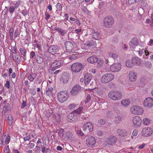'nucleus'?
I'll return each instance as SVG.
<instances>
[{
	"label": "nucleus",
	"instance_id": "f257e3e1",
	"mask_svg": "<svg viewBox=\"0 0 153 153\" xmlns=\"http://www.w3.org/2000/svg\"><path fill=\"white\" fill-rule=\"evenodd\" d=\"M109 98L114 101L119 100L122 98V94L119 91H110L108 94Z\"/></svg>",
	"mask_w": 153,
	"mask_h": 153
},
{
	"label": "nucleus",
	"instance_id": "f03ea898",
	"mask_svg": "<svg viewBox=\"0 0 153 153\" xmlns=\"http://www.w3.org/2000/svg\"><path fill=\"white\" fill-rule=\"evenodd\" d=\"M114 78V75L108 73L103 75L100 78V81L103 84H106L113 80Z\"/></svg>",
	"mask_w": 153,
	"mask_h": 153
},
{
	"label": "nucleus",
	"instance_id": "7ed1b4c3",
	"mask_svg": "<svg viewBox=\"0 0 153 153\" xmlns=\"http://www.w3.org/2000/svg\"><path fill=\"white\" fill-rule=\"evenodd\" d=\"M131 112L133 114L141 115L144 112V110L143 108L138 105H135L131 106L130 108Z\"/></svg>",
	"mask_w": 153,
	"mask_h": 153
},
{
	"label": "nucleus",
	"instance_id": "20e7f679",
	"mask_svg": "<svg viewBox=\"0 0 153 153\" xmlns=\"http://www.w3.org/2000/svg\"><path fill=\"white\" fill-rule=\"evenodd\" d=\"M68 93L66 91H60L57 94L58 100L60 102L63 103L68 99Z\"/></svg>",
	"mask_w": 153,
	"mask_h": 153
},
{
	"label": "nucleus",
	"instance_id": "39448f33",
	"mask_svg": "<svg viewBox=\"0 0 153 153\" xmlns=\"http://www.w3.org/2000/svg\"><path fill=\"white\" fill-rule=\"evenodd\" d=\"M114 23V19L111 16H107L104 19L103 25L106 28H110L112 26Z\"/></svg>",
	"mask_w": 153,
	"mask_h": 153
},
{
	"label": "nucleus",
	"instance_id": "423d86ee",
	"mask_svg": "<svg viewBox=\"0 0 153 153\" xmlns=\"http://www.w3.org/2000/svg\"><path fill=\"white\" fill-rule=\"evenodd\" d=\"M122 68L120 63L117 62L114 63L110 67V71L112 72H117L120 71Z\"/></svg>",
	"mask_w": 153,
	"mask_h": 153
},
{
	"label": "nucleus",
	"instance_id": "0eeeda50",
	"mask_svg": "<svg viewBox=\"0 0 153 153\" xmlns=\"http://www.w3.org/2000/svg\"><path fill=\"white\" fill-rule=\"evenodd\" d=\"M96 142L95 137L91 135L89 136L86 140V144L88 147H93Z\"/></svg>",
	"mask_w": 153,
	"mask_h": 153
},
{
	"label": "nucleus",
	"instance_id": "6e6552de",
	"mask_svg": "<svg viewBox=\"0 0 153 153\" xmlns=\"http://www.w3.org/2000/svg\"><path fill=\"white\" fill-rule=\"evenodd\" d=\"M153 133L152 129L149 127H147L143 128L141 131V135L145 137L150 136Z\"/></svg>",
	"mask_w": 153,
	"mask_h": 153
},
{
	"label": "nucleus",
	"instance_id": "1a4fd4ad",
	"mask_svg": "<svg viewBox=\"0 0 153 153\" xmlns=\"http://www.w3.org/2000/svg\"><path fill=\"white\" fill-rule=\"evenodd\" d=\"M82 65L79 63H74L71 66L72 71L75 73L79 72L82 68Z\"/></svg>",
	"mask_w": 153,
	"mask_h": 153
},
{
	"label": "nucleus",
	"instance_id": "9d476101",
	"mask_svg": "<svg viewBox=\"0 0 153 153\" xmlns=\"http://www.w3.org/2000/svg\"><path fill=\"white\" fill-rule=\"evenodd\" d=\"M143 105L145 107L151 108L153 106V99L151 97H148L143 101Z\"/></svg>",
	"mask_w": 153,
	"mask_h": 153
},
{
	"label": "nucleus",
	"instance_id": "9b49d317",
	"mask_svg": "<svg viewBox=\"0 0 153 153\" xmlns=\"http://www.w3.org/2000/svg\"><path fill=\"white\" fill-rule=\"evenodd\" d=\"M117 141V138L115 136L111 135L107 138L106 142L108 145H113L116 143Z\"/></svg>",
	"mask_w": 153,
	"mask_h": 153
},
{
	"label": "nucleus",
	"instance_id": "f8f14e48",
	"mask_svg": "<svg viewBox=\"0 0 153 153\" xmlns=\"http://www.w3.org/2000/svg\"><path fill=\"white\" fill-rule=\"evenodd\" d=\"M128 77L129 80L131 82L135 81L137 78V74L134 71L131 70L128 73Z\"/></svg>",
	"mask_w": 153,
	"mask_h": 153
},
{
	"label": "nucleus",
	"instance_id": "ddd939ff",
	"mask_svg": "<svg viewBox=\"0 0 153 153\" xmlns=\"http://www.w3.org/2000/svg\"><path fill=\"white\" fill-rule=\"evenodd\" d=\"M141 119L139 116H136L133 117V122L135 127H140L141 124Z\"/></svg>",
	"mask_w": 153,
	"mask_h": 153
},
{
	"label": "nucleus",
	"instance_id": "4468645a",
	"mask_svg": "<svg viewBox=\"0 0 153 153\" xmlns=\"http://www.w3.org/2000/svg\"><path fill=\"white\" fill-rule=\"evenodd\" d=\"M138 44V41L136 38H133L129 43V45L130 48L134 49L137 46Z\"/></svg>",
	"mask_w": 153,
	"mask_h": 153
},
{
	"label": "nucleus",
	"instance_id": "2eb2a0df",
	"mask_svg": "<svg viewBox=\"0 0 153 153\" xmlns=\"http://www.w3.org/2000/svg\"><path fill=\"white\" fill-rule=\"evenodd\" d=\"M82 88L81 86L78 85H76L72 88L71 94L73 95H75L80 92Z\"/></svg>",
	"mask_w": 153,
	"mask_h": 153
},
{
	"label": "nucleus",
	"instance_id": "dca6fc26",
	"mask_svg": "<svg viewBox=\"0 0 153 153\" xmlns=\"http://www.w3.org/2000/svg\"><path fill=\"white\" fill-rule=\"evenodd\" d=\"M93 125L91 123L87 122L84 124L82 128L84 131L88 130L90 132H91L93 130Z\"/></svg>",
	"mask_w": 153,
	"mask_h": 153
},
{
	"label": "nucleus",
	"instance_id": "f3484780",
	"mask_svg": "<svg viewBox=\"0 0 153 153\" xmlns=\"http://www.w3.org/2000/svg\"><path fill=\"white\" fill-rule=\"evenodd\" d=\"M59 50V47L57 45H52L48 49V52L52 55L56 53Z\"/></svg>",
	"mask_w": 153,
	"mask_h": 153
},
{
	"label": "nucleus",
	"instance_id": "a211bd4d",
	"mask_svg": "<svg viewBox=\"0 0 153 153\" xmlns=\"http://www.w3.org/2000/svg\"><path fill=\"white\" fill-rule=\"evenodd\" d=\"M131 61L132 62L134 66H140L142 63V61L140 58L137 56H134L132 58Z\"/></svg>",
	"mask_w": 153,
	"mask_h": 153
},
{
	"label": "nucleus",
	"instance_id": "6ab92c4d",
	"mask_svg": "<svg viewBox=\"0 0 153 153\" xmlns=\"http://www.w3.org/2000/svg\"><path fill=\"white\" fill-rule=\"evenodd\" d=\"M63 64V61L62 60H59L52 63L51 65L52 70H55Z\"/></svg>",
	"mask_w": 153,
	"mask_h": 153
},
{
	"label": "nucleus",
	"instance_id": "aec40b11",
	"mask_svg": "<svg viewBox=\"0 0 153 153\" xmlns=\"http://www.w3.org/2000/svg\"><path fill=\"white\" fill-rule=\"evenodd\" d=\"M117 133L119 135L122 137L127 136L129 134V133L126 130L121 129H118Z\"/></svg>",
	"mask_w": 153,
	"mask_h": 153
},
{
	"label": "nucleus",
	"instance_id": "412c9836",
	"mask_svg": "<svg viewBox=\"0 0 153 153\" xmlns=\"http://www.w3.org/2000/svg\"><path fill=\"white\" fill-rule=\"evenodd\" d=\"M92 77V76L90 74L88 73H85L84 77L85 84L86 85L88 84L91 81Z\"/></svg>",
	"mask_w": 153,
	"mask_h": 153
},
{
	"label": "nucleus",
	"instance_id": "4be33fe9",
	"mask_svg": "<svg viewBox=\"0 0 153 153\" xmlns=\"http://www.w3.org/2000/svg\"><path fill=\"white\" fill-rule=\"evenodd\" d=\"M65 46L66 51L68 52L71 51L73 47V44L71 42L66 41L65 42Z\"/></svg>",
	"mask_w": 153,
	"mask_h": 153
},
{
	"label": "nucleus",
	"instance_id": "5701e85b",
	"mask_svg": "<svg viewBox=\"0 0 153 153\" xmlns=\"http://www.w3.org/2000/svg\"><path fill=\"white\" fill-rule=\"evenodd\" d=\"M96 91L97 94L99 95H101L102 94L103 92L102 91L99 89L98 88H96L94 89V88H92V89H86L85 91V93H87V91Z\"/></svg>",
	"mask_w": 153,
	"mask_h": 153
},
{
	"label": "nucleus",
	"instance_id": "b1692460",
	"mask_svg": "<svg viewBox=\"0 0 153 153\" xmlns=\"http://www.w3.org/2000/svg\"><path fill=\"white\" fill-rule=\"evenodd\" d=\"M98 60V59L94 56H92L88 58L87 59V61L88 63L93 64L96 62Z\"/></svg>",
	"mask_w": 153,
	"mask_h": 153
},
{
	"label": "nucleus",
	"instance_id": "393cba45",
	"mask_svg": "<svg viewBox=\"0 0 153 153\" xmlns=\"http://www.w3.org/2000/svg\"><path fill=\"white\" fill-rule=\"evenodd\" d=\"M130 101L128 99H125L122 100L121 102V104L122 106L127 107L129 105Z\"/></svg>",
	"mask_w": 153,
	"mask_h": 153
},
{
	"label": "nucleus",
	"instance_id": "a878e982",
	"mask_svg": "<svg viewBox=\"0 0 153 153\" xmlns=\"http://www.w3.org/2000/svg\"><path fill=\"white\" fill-rule=\"evenodd\" d=\"M48 89L46 91V94L47 96L51 97L53 96V88L52 87H47Z\"/></svg>",
	"mask_w": 153,
	"mask_h": 153
},
{
	"label": "nucleus",
	"instance_id": "bb28decb",
	"mask_svg": "<svg viewBox=\"0 0 153 153\" xmlns=\"http://www.w3.org/2000/svg\"><path fill=\"white\" fill-rule=\"evenodd\" d=\"M36 59L37 63L39 64L42 63L44 61L43 56L42 55H37Z\"/></svg>",
	"mask_w": 153,
	"mask_h": 153
},
{
	"label": "nucleus",
	"instance_id": "cd10ccee",
	"mask_svg": "<svg viewBox=\"0 0 153 153\" xmlns=\"http://www.w3.org/2000/svg\"><path fill=\"white\" fill-rule=\"evenodd\" d=\"M53 117L56 122L59 123L60 121V116L59 114L57 113H55L53 115Z\"/></svg>",
	"mask_w": 153,
	"mask_h": 153
},
{
	"label": "nucleus",
	"instance_id": "c85d7f7f",
	"mask_svg": "<svg viewBox=\"0 0 153 153\" xmlns=\"http://www.w3.org/2000/svg\"><path fill=\"white\" fill-rule=\"evenodd\" d=\"M86 46L88 48H94L96 47V44L95 42L91 41L90 42H88L86 43Z\"/></svg>",
	"mask_w": 153,
	"mask_h": 153
},
{
	"label": "nucleus",
	"instance_id": "c756f323",
	"mask_svg": "<svg viewBox=\"0 0 153 153\" xmlns=\"http://www.w3.org/2000/svg\"><path fill=\"white\" fill-rule=\"evenodd\" d=\"M131 60V61L129 60H127L126 62V66L129 68H131L134 67V64H133Z\"/></svg>",
	"mask_w": 153,
	"mask_h": 153
},
{
	"label": "nucleus",
	"instance_id": "7c9ffc66",
	"mask_svg": "<svg viewBox=\"0 0 153 153\" xmlns=\"http://www.w3.org/2000/svg\"><path fill=\"white\" fill-rule=\"evenodd\" d=\"M10 136H8L6 138L5 140L3 139L1 140V144L2 145H4L5 143L8 144L10 142Z\"/></svg>",
	"mask_w": 153,
	"mask_h": 153
},
{
	"label": "nucleus",
	"instance_id": "2f4dec72",
	"mask_svg": "<svg viewBox=\"0 0 153 153\" xmlns=\"http://www.w3.org/2000/svg\"><path fill=\"white\" fill-rule=\"evenodd\" d=\"M76 116L74 113L72 112L67 117V120L69 122H71Z\"/></svg>",
	"mask_w": 153,
	"mask_h": 153
},
{
	"label": "nucleus",
	"instance_id": "473e14b6",
	"mask_svg": "<svg viewBox=\"0 0 153 153\" xmlns=\"http://www.w3.org/2000/svg\"><path fill=\"white\" fill-rule=\"evenodd\" d=\"M58 32L59 33V35L64 36L67 33V31L65 30L62 29L60 28Z\"/></svg>",
	"mask_w": 153,
	"mask_h": 153
},
{
	"label": "nucleus",
	"instance_id": "72a5a7b5",
	"mask_svg": "<svg viewBox=\"0 0 153 153\" xmlns=\"http://www.w3.org/2000/svg\"><path fill=\"white\" fill-rule=\"evenodd\" d=\"M83 109V107H81L78 108L77 109L73 111V112L74 113L76 116L77 114L78 115L80 114Z\"/></svg>",
	"mask_w": 153,
	"mask_h": 153
},
{
	"label": "nucleus",
	"instance_id": "f704fd0d",
	"mask_svg": "<svg viewBox=\"0 0 153 153\" xmlns=\"http://www.w3.org/2000/svg\"><path fill=\"white\" fill-rule=\"evenodd\" d=\"M20 52L24 56H25L27 51L25 48H22L19 49Z\"/></svg>",
	"mask_w": 153,
	"mask_h": 153
},
{
	"label": "nucleus",
	"instance_id": "c9c22d12",
	"mask_svg": "<svg viewBox=\"0 0 153 153\" xmlns=\"http://www.w3.org/2000/svg\"><path fill=\"white\" fill-rule=\"evenodd\" d=\"M122 120V117L120 116L115 117L114 120V122L117 124L119 123Z\"/></svg>",
	"mask_w": 153,
	"mask_h": 153
},
{
	"label": "nucleus",
	"instance_id": "e433bc0d",
	"mask_svg": "<svg viewBox=\"0 0 153 153\" xmlns=\"http://www.w3.org/2000/svg\"><path fill=\"white\" fill-rule=\"evenodd\" d=\"M93 37L96 40H98L100 37L98 32H96L93 33Z\"/></svg>",
	"mask_w": 153,
	"mask_h": 153
},
{
	"label": "nucleus",
	"instance_id": "4c0bfd02",
	"mask_svg": "<svg viewBox=\"0 0 153 153\" xmlns=\"http://www.w3.org/2000/svg\"><path fill=\"white\" fill-rule=\"evenodd\" d=\"M72 136V134L70 131H67L66 132V134L64 135V138H69L70 139Z\"/></svg>",
	"mask_w": 153,
	"mask_h": 153
},
{
	"label": "nucleus",
	"instance_id": "58836bf2",
	"mask_svg": "<svg viewBox=\"0 0 153 153\" xmlns=\"http://www.w3.org/2000/svg\"><path fill=\"white\" fill-rule=\"evenodd\" d=\"M58 131V134L59 136L61 138H64V135L63 133L64 132V130L62 129H59Z\"/></svg>",
	"mask_w": 153,
	"mask_h": 153
},
{
	"label": "nucleus",
	"instance_id": "ea45409f",
	"mask_svg": "<svg viewBox=\"0 0 153 153\" xmlns=\"http://www.w3.org/2000/svg\"><path fill=\"white\" fill-rule=\"evenodd\" d=\"M8 121L9 125L10 126L12 124L13 121V119L11 115H9L8 116Z\"/></svg>",
	"mask_w": 153,
	"mask_h": 153
},
{
	"label": "nucleus",
	"instance_id": "a19ab883",
	"mask_svg": "<svg viewBox=\"0 0 153 153\" xmlns=\"http://www.w3.org/2000/svg\"><path fill=\"white\" fill-rule=\"evenodd\" d=\"M108 56L110 57H112L114 59H117L118 56V55L112 52H109L108 53Z\"/></svg>",
	"mask_w": 153,
	"mask_h": 153
},
{
	"label": "nucleus",
	"instance_id": "79ce46f5",
	"mask_svg": "<svg viewBox=\"0 0 153 153\" xmlns=\"http://www.w3.org/2000/svg\"><path fill=\"white\" fill-rule=\"evenodd\" d=\"M143 123L145 125H148L150 124V120L149 119L146 118L143 119Z\"/></svg>",
	"mask_w": 153,
	"mask_h": 153
},
{
	"label": "nucleus",
	"instance_id": "37998d69",
	"mask_svg": "<svg viewBox=\"0 0 153 153\" xmlns=\"http://www.w3.org/2000/svg\"><path fill=\"white\" fill-rule=\"evenodd\" d=\"M15 60L18 63H19L20 62L21 58L20 56L19 55H17L15 56Z\"/></svg>",
	"mask_w": 153,
	"mask_h": 153
},
{
	"label": "nucleus",
	"instance_id": "c03bdc74",
	"mask_svg": "<svg viewBox=\"0 0 153 153\" xmlns=\"http://www.w3.org/2000/svg\"><path fill=\"white\" fill-rule=\"evenodd\" d=\"M42 142L41 139H39L37 142V146L36 147L38 148L39 149L41 148V147H42Z\"/></svg>",
	"mask_w": 153,
	"mask_h": 153
},
{
	"label": "nucleus",
	"instance_id": "a18cd8bd",
	"mask_svg": "<svg viewBox=\"0 0 153 153\" xmlns=\"http://www.w3.org/2000/svg\"><path fill=\"white\" fill-rule=\"evenodd\" d=\"M68 80V77H67L65 76H62V80L63 82V83H66Z\"/></svg>",
	"mask_w": 153,
	"mask_h": 153
},
{
	"label": "nucleus",
	"instance_id": "49530a36",
	"mask_svg": "<svg viewBox=\"0 0 153 153\" xmlns=\"http://www.w3.org/2000/svg\"><path fill=\"white\" fill-rule=\"evenodd\" d=\"M82 10L85 13H89V11L87 10L86 7L85 6L83 5L82 6Z\"/></svg>",
	"mask_w": 153,
	"mask_h": 153
},
{
	"label": "nucleus",
	"instance_id": "de8ad7c7",
	"mask_svg": "<svg viewBox=\"0 0 153 153\" xmlns=\"http://www.w3.org/2000/svg\"><path fill=\"white\" fill-rule=\"evenodd\" d=\"M145 66L146 68H150L152 66V64L151 62L147 61L145 63Z\"/></svg>",
	"mask_w": 153,
	"mask_h": 153
},
{
	"label": "nucleus",
	"instance_id": "09e8293b",
	"mask_svg": "<svg viewBox=\"0 0 153 153\" xmlns=\"http://www.w3.org/2000/svg\"><path fill=\"white\" fill-rule=\"evenodd\" d=\"M98 62L97 66L100 67V66L102 65L103 64V61L101 59H98L97 61Z\"/></svg>",
	"mask_w": 153,
	"mask_h": 153
},
{
	"label": "nucleus",
	"instance_id": "8fccbe9b",
	"mask_svg": "<svg viewBox=\"0 0 153 153\" xmlns=\"http://www.w3.org/2000/svg\"><path fill=\"white\" fill-rule=\"evenodd\" d=\"M36 77L33 75L30 74L28 77V79L30 81H33L35 78Z\"/></svg>",
	"mask_w": 153,
	"mask_h": 153
},
{
	"label": "nucleus",
	"instance_id": "3c124183",
	"mask_svg": "<svg viewBox=\"0 0 153 153\" xmlns=\"http://www.w3.org/2000/svg\"><path fill=\"white\" fill-rule=\"evenodd\" d=\"M104 134V132L101 130H99L97 132V134L98 136L102 137Z\"/></svg>",
	"mask_w": 153,
	"mask_h": 153
},
{
	"label": "nucleus",
	"instance_id": "603ef678",
	"mask_svg": "<svg viewBox=\"0 0 153 153\" xmlns=\"http://www.w3.org/2000/svg\"><path fill=\"white\" fill-rule=\"evenodd\" d=\"M13 28L11 27L10 28L9 30V34L10 37H12L13 33Z\"/></svg>",
	"mask_w": 153,
	"mask_h": 153
},
{
	"label": "nucleus",
	"instance_id": "864d4df0",
	"mask_svg": "<svg viewBox=\"0 0 153 153\" xmlns=\"http://www.w3.org/2000/svg\"><path fill=\"white\" fill-rule=\"evenodd\" d=\"M15 10V8L12 6H10L9 7V11L10 13H13Z\"/></svg>",
	"mask_w": 153,
	"mask_h": 153
},
{
	"label": "nucleus",
	"instance_id": "5fc2aeb1",
	"mask_svg": "<svg viewBox=\"0 0 153 153\" xmlns=\"http://www.w3.org/2000/svg\"><path fill=\"white\" fill-rule=\"evenodd\" d=\"M76 105L74 104H71L68 106V108L70 109H73L75 108Z\"/></svg>",
	"mask_w": 153,
	"mask_h": 153
},
{
	"label": "nucleus",
	"instance_id": "6e6d98bb",
	"mask_svg": "<svg viewBox=\"0 0 153 153\" xmlns=\"http://www.w3.org/2000/svg\"><path fill=\"white\" fill-rule=\"evenodd\" d=\"M11 50L12 52L14 53H17V49L15 47H12Z\"/></svg>",
	"mask_w": 153,
	"mask_h": 153
},
{
	"label": "nucleus",
	"instance_id": "4d7b16f0",
	"mask_svg": "<svg viewBox=\"0 0 153 153\" xmlns=\"http://www.w3.org/2000/svg\"><path fill=\"white\" fill-rule=\"evenodd\" d=\"M27 148L29 149H31L33 148L34 146V143H31L29 144H28Z\"/></svg>",
	"mask_w": 153,
	"mask_h": 153
},
{
	"label": "nucleus",
	"instance_id": "13d9d810",
	"mask_svg": "<svg viewBox=\"0 0 153 153\" xmlns=\"http://www.w3.org/2000/svg\"><path fill=\"white\" fill-rule=\"evenodd\" d=\"M56 7L58 10H62V5L60 3H57L56 5Z\"/></svg>",
	"mask_w": 153,
	"mask_h": 153
},
{
	"label": "nucleus",
	"instance_id": "bf43d9fd",
	"mask_svg": "<svg viewBox=\"0 0 153 153\" xmlns=\"http://www.w3.org/2000/svg\"><path fill=\"white\" fill-rule=\"evenodd\" d=\"M144 50L143 49H141L138 51V54L140 56H142L144 53Z\"/></svg>",
	"mask_w": 153,
	"mask_h": 153
},
{
	"label": "nucleus",
	"instance_id": "052dcab7",
	"mask_svg": "<svg viewBox=\"0 0 153 153\" xmlns=\"http://www.w3.org/2000/svg\"><path fill=\"white\" fill-rule=\"evenodd\" d=\"M77 132L80 136H82L84 135V133L81 130H78L77 131Z\"/></svg>",
	"mask_w": 153,
	"mask_h": 153
},
{
	"label": "nucleus",
	"instance_id": "680f3d73",
	"mask_svg": "<svg viewBox=\"0 0 153 153\" xmlns=\"http://www.w3.org/2000/svg\"><path fill=\"white\" fill-rule=\"evenodd\" d=\"M105 123V121L102 119L98 121V123L99 124L102 125L104 124Z\"/></svg>",
	"mask_w": 153,
	"mask_h": 153
},
{
	"label": "nucleus",
	"instance_id": "e2e57ef3",
	"mask_svg": "<svg viewBox=\"0 0 153 153\" xmlns=\"http://www.w3.org/2000/svg\"><path fill=\"white\" fill-rule=\"evenodd\" d=\"M89 72L90 73H92L94 74L96 73V69L91 68L89 70Z\"/></svg>",
	"mask_w": 153,
	"mask_h": 153
},
{
	"label": "nucleus",
	"instance_id": "0e129e2a",
	"mask_svg": "<svg viewBox=\"0 0 153 153\" xmlns=\"http://www.w3.org/2000/svg\"><path fill=\"white\" fill-rule=\"evenodd\" d=\"M31 139L30 136H28L24 138V140L25 141H29Z\"/></svg>",
	"mask_w": 153,
	"mask_h": 153
},
{
	"label": "nucleus",
	"instance_id": "69168bd1",
	"mask_svg": "<svg viewBox=\"0 0 153 153\" xmlns=\"http://www.w3.org/2000/svg\"><path fill=\"white\" fill-rule=\"evenodd\" d=\"M27 105L26 102L23 101L21 106V108H24Z\"/></svg>",
	"mask_w": 153,
	"mask_h": 153
},
{
	"label": "nucleus",
	"instance_id": "338daca9",
	"mask_svg": "<svg viewBox=\"0 0 153 153\" xmlns=\"http://www.w3.org/2000/svg\"><path fill=\"white\" fill-rule=\"evenodd\" d=\"M35 55V53L33 51H31L30 54V58H33Z\"/></svg>",
	"mask_w": 153,
	"mask_h": 153
},
{
	"label": "nucleus",
	"instance_id": "774afa93",
	"mask_svg": "<svg viewBox=\"0 0 153 153\" xmlns=\"http://www.w3.org/2000/svg\"><path fill=\"white\" fill-rule=\"evenodd\" d=\"M137 130L135 129L133 131L132 134L134 136H136L137 134Z\"/></svg>",
	"mask_w": 153,
	"mask_h": 153
}]
</instances>
